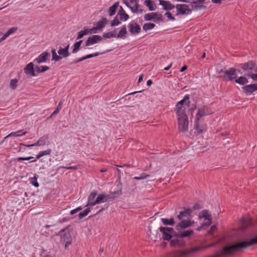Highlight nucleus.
<instances>
[{"instance_id":"f257e3e1","label":"nucleus","mask_w":257,"mask_h":257,"mask_svg":"<svg viewBox=\"0 0 257 257\" xmlns=\"http://www.w3.org/2000/svg\"><path fill=\"white\" fill-rule=\"evenodd\" d=\"M256 244H257V236L250 239H245L234 243L230 245L225 246L221 249L217 251L215 256V257L229 256L234 252H242L244 249Z\"/></svg>"},{"instance_id":"f03ea898","label":"nucleus","mask_w":257,"mask_h":257,"mask_svg":"<svg viewBox=\"0 0 257 257\" xmlns=\"http://www.w3.org/2000/svg\"><path fill=\"white\" fill-rule=\"evenodd\" d=\"M215 244L216 243H213L203 247L195 246L186 249L177 250L170 254L169 257H194L198 252L202 249L211 247Z\"/></svg>"},{"instance_id":"7ed1b4c3","label":"nucleus","mask_w":257,"mask_h":257,"mask_svg":"<svg viewBox=\"0 0 257 257\" xmlns=\"http://www.w3.org/2000/svg\"><path fill=\"white\" fill-rule=\"evenodd\" d=\"M59 235L60 236V242L64 244L65 248H67L72 242L73 230L69 229L68 227L67 226L60 231Z\"/></svg>"},{"instance_id":"20e7f679","label":"nucleus","mask_w":257,"mask_h":257,"mask_svg":"<svg viewBox=\"0 0 257 257\" xmlns=\"http://www.w3.org/2000/svg\"><path fill=\"white\" fill-rule=\"evenodd\" d=\"M177 117L178 127L179 132H186L188 131L189 120L187 115Z\"/></svg>"},{"instance_id":"39448f33","label":"nucleus","mask_w":257,"mask_h":257,"mask_svg":"<svg viewBox=\"0 0 257 257\" xmlns=\"http://www.w3.org/2000/svg\"><path fill=\"white\" fill-rule=\"evenodd\" d=\"M240 72V70L235 69L234 68H231L228 70L223 71L221 70L220 73H223V76L224 78L227 80L232 81L235 80L237 78V72Z\"/></svg>"},{"instance_id":"423d86ee","label":"nucleus","mask_w":257,"mask_h":257,"mask_svg":"<svg viewBox=\"0 0 257 257\" xmlns=\"http://www.w3.org/2000/svg\"><path fill=\"white\" fill-rule=\"evenodd\" d=\"M159 230L162 233V238L164 240H170L176 232L173 228L168 227H160Z\"/></svg>"},{"instance_id":"0eeeda50","label":"nucleus","mask_w":257,"mask_h":257,"mask_svg":"<svg viewBox=\"0 0 257 257\" xmlns=\"http://www.w3.org/2000/svg\"><path fill=\"white\" fill-rule=\"evenodd\" d=\"M198 218L199 219H204V221L203 223L204 225H206V227L210 226L212 223L211 215L207 210L205 209L201 211L199 213Z\"/></svg>"},{"instance_id":"6e6552de","label":"nucleus","mask_w":257,"mask_h":257,"mask_svg":"<svg viewBox=\"0 0 257 257\" xmlns=\"http://www.w3.org/2000/svg\"><path fill=\"white\" fill-rule=\"evenodd\" d=\"M172 238H173L170 239L171 241L170 243L171 246H182L185 245V241L183 239H182L181 236L177 232H175Z\"/></svg>"},{"instance_id":"1a4fd4ad","label":"nucleus","mask_w":257,"mask_h":257,"mask_svg":"<svg viewBox=\"0 0 257 257\" xmlns=\"http://www.w3.org/2000/svg\"><path fill=\"white\" fill-rule=\"evenodd\" d=\"M115 198V196L113 194H105L104 193L100 194L96 197V202L95 203H103L111 201Z\"/></svg>"},{"instance_id":"9d476101","label":"nucleus","mask_w":257,"mask_h":257,"mask_svg":"<svg viewBox=\"0 0 257 257\" xmlns=\"http://www.w3.org/2000/svg\"><path fill=\"white\" fill-rule=\"evenodd\" d=\"M176 8L177 9L176 15L189 14L192 12L188 6L185 4H178L176 6Z\"/></svg>"},{"instance_id":"9b49d317","label":"nucleus","mask_w":257,"mask_h":257,"mask_svg":"<svg viewBox=\"0 0 257 257\" xmlns=\"http://www.w3.org/2000/svg\"><path fill=\"white\" fill-rule=\"evenodd\" d=\"M242 89L246 95H249L257 91V83L246 85L242 87Z\"/></svg>"},{"instance_id":"f8f14e48","label":"nucleus","mask_w":257,"mask_h":257,"mask_svg":"<svg viewBox=\"0 0 257 257\" xmlns=\"http://www.w3.org/2000/svg\"><path fill=\"white\" fill-rule=\"evenodd\" d=\"M102 38L99 35H92L88 38L85 42V46L87 47L91 45H94L99 41H101Z\"/></svg>"},{"instance_id":"ddd939ff","label":"nucleus","mask_w":257,"mask_h":257,"mask_svg":"<svg viewBox=\"0 0 257 257\" xmlns=\"http://www.w3.org/2000/svg\"><path fill=\"white\" fill-rule=\"evenodd\" d=\"M128 7L134 13L143 14L144 10L142 9V6L138 4L136 0L133 3L129 4Z\"/></svg>"},{"instance_id":"4468645a","label":"nucleus","mask_w":257,"mask_h":257,"mask_svg":"<svg viewBox=\"0 0 257 257\" xmlns=\"http://www.w3.org/2000/svg\"><path fill=\"white\" fill-rule=\"evenodd\" d=\"M35 68L33 63L30 62L27 64L24 69L25 73L28 76H35L36 73L35 72Z\"/></svg>"},{"instance_id":"2eb2a0df","label":"nucleus","mask_w":257,"mask_h":257,"mask_svg":"<svg viewBox=\"0 0 257 257\" xmlns=\"http://www.w3.org/2000/svg\"><path fill=\"white\" fill-rule=\"evenodd\" d=\"M192 213V210L189 208L185 209L184 211H180L177 216L179 220H185V218H188Z\"/></svg>"},{"instance_id":"dca6fc26","label":"nucleus","mask_w":257,"mask_h":257,"mask_svg":"<svg viewBox=\"0 0 257 257\" xmlns=\"http://www.w3.org/2000/svg\"><path fill=\"white\" fill-rule=\"evenodd\" d=\"M129 31L132 34H139L141 30V27L136 22H132L128 26Z\"/></svg>"},{"instance_id":"f3484780","label":"nucleus","mask_w":257,"mask_h":257,"mask_svg":"<svg viewBox=\"0 0 257 257\" xmlns=\"http://www.w3.org/2000/svg\"><path fill=\"white\" fill-rule=\"evenodd\" d=\"M97 195L96 191H93L91 192L88 196V202L86 206H94L98 203H95L96 202V199H95V197Z\"/></svg>"},{"instance_id":"a211bd4d","label":"nucleus","mask_w":257,"mask_h":257,"mask_svg":"<svg viewBox=\"0 0 257 257\" xmlns=\"http://www.w3.org/2000/svg\"><path fill=\"white\" fill-rule=\"evenodd\" d=\"M256 65V62L253 61H249L241 64V68L245 72H248L253 70Z\"/></svg>"},{"instance_id":"6ab92c4d","label":"nucleus","mask_w":257,"mask_h":257,"mask_svg":"<svg viewBox=\"0 0 257 257\" xmlns=\"http://www.w3.org/2000/svg\"><path fill=\"white\" fill-rule=\"evenodd\" d=\"M50 57V54L47 52H44L40 54L39 57L35 59L34 61H36L38 63L46 62L47 60Z\"/></svg>"},{"instance_id":"aec40b11","label":"nucleus","mask_w":257,"mask_h":257,"mask_svg":"<svg viewBox=\"0 0 257 257\" xmlns=\"http://www.w3.org/2000/svg\"><path fill=\"white\" fill-rule=\"evenodd\" d=\"M108 21L105 18H102V20L98 22L96 24V26L90 29L92 32L95 30H100L105 27V25L107 24Z\"/></svg>"},{"instance_id":"412c9836","label":"nucleus","mask_w":257,"mask_h":257,"mask_svg":"<svg viewBox=\"0 0 257 257\" xmlns=\"http://www.w3.org/2000/svg\"><path fill=\"white\" fill-rule=\"evenodd\" d=\"M190 227V224L188 222V220H180V222L178 223L176 226V229L178 231H180V230L185 229Z\"/></svg>"},{"instance_id":"4be33fe9","label":"nucleus","mask_w":257,"mask_h":257,"mask_svg":"<svg viewBox=\"0 0 257 257\" xmlns=\"http://www.w3.org/2000/svg\"><path fill=\"white\" fill-rule=\"evenodd\" d=\"M160 5L162 6L163 9L166 11L172 10L175 8L174 5L172 4L170 2L165 1L164 0H159Z\"/></svg>"},{"instance_id":"5701e85b","label":"nucleus","mask_w":257,"mask_h":257,"mask_svg":"<svg viewBox=\"0 0 257 257\" xmlns=\"http://www.w3.org/2000/svg\"><path fill=\"white\" fill-rule=\"evenodd\" d=\"M177 233L179 234L182 239H183V238L190 237L194 233V231L192 229L180 230V231H178Z\"/></svg>"},{"instance_id":"b1692460","label":"nucleus","mask_w":257,"mask_h":257,"mask_svg":"<svg viewBox=\"0 0 257 257\" xmlns=\"http://www.w3.org/2000/svg\"><path fill=\"white\" fill-rule=\"evenodd\" d=\"M189 107H185V105H179L177 106V105H176V113L177 115V116H182L183 115H187L186 114L185 110L187 108H188Z\"/></svg>"},{"instance_id":"393cba45","label":"nucleus","mask_w":257,"mask_h":257,"mask_svg":"<svg viewBox=\"0 0 257 257\" xmlns=\"http://www.w3.org/2000/svg\"><path fill=\"white\" fill-rule=\"evenodd\" d=\"M206 114L205 112V106H202L201 107L199 108L198 109L197 114L196 115V125H197V128H198V121L200 119V117H201L203 116H204Z\"/></svg>"},{"instance_id":"a878e982","label":"nucleus","mask_w":257,"mask_h":257,"mask_svg":"<svg viewBox=\"0 0 257 257\" xmlns=\"http://www.w3.org/2000/svg\"><path fill=\"white\" fill-rule=\"evenodd\" d=\"M176 104L177 105V106L185 105V107H189L190 100L189 95H185L183 99L178 102Z\"/></svg>"},{"instance_id":"bb28decb","label":"nucleus","mask_w":257,"mask_h":257,"mask_svg":"<svg viewBox=\"0 0 257 257\" xmlns=\"http://www.w3.org/2000/svg\"><path fill=\"white\" fill-rule=\"evenodd\" d=\"M246 77L244 75V76H240L238 78H236L235 80V82L241 85H244L248 82Z\"/></svg>"},{"instance_id":"cd10ccee","label":"nucleus","mask_w":257,"mask_h":257,"mask_svg":"<svg viewBox=\"0 0 257 257\" xmlns=\"http://www.w3.org/2000/svg\"><path fill=\"white\" fill-rule=\"evenodd\" d=\"M91 33H92V32L90 29H86L84 30H81L78 33L77 40L82 38L85 35Z\"/></svg>"},{"instance_id":"c85d7f7f","label":"nucleus","mask_w":257,"mask_h":257,"mask_svg":"<svg viewBox=\"0 0 257 257\" xmlns=\"http://www.w3.org/2000/svg\"><path fill=\"white\" fill-rule=\"evenodd\" d=\"M144 4L148 7L149 10L151 11L156 10V6L152 0H145L144 1Z\"/></svg>"},{"instance_id":"c756f323","label":"nucleus","mask_w":257,"mask_h":257,"mask_svg":"<svg viewBox=\"0 0 257 257\" xmlns=\"http://www.w3.org/2000/svg\"><path fill=\"white\" fill-rule=\"evenodd\" d=\"M118 2L115 3L111 7L109 8L108 15L110 16H112L115 14L116 9L118 7Z\"/></svg>"},{"instance_id":"7c9ffc66","label":"nucleus","mask_w":257,"mask_h":257,"mask_svg":"<svg viewBox=\"0 0 257 257\" xmlns=\"http://www.w3.org/2000/svg\"><path fill=\"white\" fill-rule=\"evenodd\" d=\"M58 53L59 55H60V56L62 57V59L63 58H66L70 55L69 51H67L66 50H65L62 47L59 48V49L58 51Z\"/></svg>"},{"instance_id":"2f4dec72","label":"nucleus","mask_w":257,"mask_h":257,"mask_svg":"<svg viewBox=\"0 0 257 257\" xmlns=\"http://www.w3.org/2000/svg\"><path fill=\"white\" fill-rule=\"evenodd\" d=\"M161 221L165 225H173L175 223L174 218L173 217L170 219L161 218Z\"/></svg>"},{"instance_id":"473e14b6","label":"nucleus","mask_w":257,"mask_h":257,"mask_svg":"<svg viewBox=\"0 0 257 257\" xmlns=\"http://www.w3.org/2000/svg\"><path fill=\"white\" fill-rule=\"evenodd\" d=\"M117 37V29H114L113 31L109 32L103 34V37L105 38H110L112 37Z\"/></svg>"},{"instance_id":"72a5a7b5","label":"nucleus","mask_w":257,"mask_h":257,"mask_svg":"<svg viewBox=\"0 0 257 257\" xmlns=\"http://www.w3.org/2000/svg\"><path fill=\"white\" fill-rule=\"evenodd\" d=\"M127 34L126 29L125 26L119 31L118 34L117 35V38H124L125 37V35Z\"/></svg>"},{"instance_id":"f704fd0d","label":"nucleus","mask_w":257,"mask_h":257,"mask_svg":"<svg viewBox=\"0 0 257 257\" xmlns=\"http://www.w3.org/2000/svg\"><path fill=\"white\" fill-rule=\"evenodd\" d=\"M49 69V67L47 66H35V70L37 73L44 72Z\"/></svg>"},{"instance_id":"c9c22d12","label":"nucleus","mask_w":257,"mask_h":257,"mask_svg":"<svg viewBox=\"0 0 257 257\" xmlns=\"http://www.w3.org/2000/svg\"><path fill=\"white\" fill-rule=\"evenodd\" d=\"M82 42H83V40H81L76 42L75 43H74V44L73 45L74 48L72 50L73 53H76L79 50L80 46Z\"/></svg>"},{"instance_id":"e433bc0d","label":"nucleus","mask_w":257,"mask_h":257,"mask_svg":"<svg viewBox=\"0 0 257 257\" xmlns=\"http://www.w3.org/2000/svg\"><path fill=\"white\" fill-rule=\"evenodd\" d=\"M51 153V149H48L45 151H41L36 156V159H39L44 156L50 155Z\"/></svg>"},{"instance_id":"4c0bfd02","label":"nucleus","mask_w":257,"mask_h":257,"mask_svg":"<svg viewBox=\"0 0 257 257\" xmlns=\"http://www.w3.org/2000/svg\"><path fill=\"white\" fill-rule=\"evenodd\" d=\"M155 25L153 23H148L145 24L143 26V29L145 31H147L149 30H151L155 28Z\"/></svg>"},{"instance_id":"58836bf2","label":"nucleus","mask_w":257,"mask_h":257,"mask_svg":"<svg viewBox=\"0 0 257 257\" xmlns=\"http://www.w3.org/2000/svg\"><path fill=\"white\" fill-rule=\"evenodd\" d=\"M91 207H88L83 210V212H80L78 215V217L79 219H82L85 216H86L88 213L91 211Z\"/></svg>"},{"instance_id":"ea45409f","label":"nucleus","mask_w":257,"mask_h":257,"mask_svg":"<svg viewBox=\"0 0 257 257\" xmlns=\"http://www.w3.org/2000/svg\"><path fill=\"white\" fill-rule=\"evenodd\" d=\"M18 80L17 79H13L11 80L10 83V87L11 89L14 90L17 87V83Z\"/></svg>"},{"instance_id":"a19ab883","label":"nucleus","mask_w":257,"mask_h":257,"mask_svg":"<svg viewBox=\"0 0 257 257\" xmlns=\"http://www.w3.org/2000/svg\"><path fill=\"white\" fill-rule=\"evenodd\" d=\"M154 15H156V13L147 14L144 16V19L146 21H151L154 19Z\"/></svg>"},{"instance_id":"79ce46f5","label":"nucleus","mask_w":257,"mask_h":257,"mask_svg":"<svg viewBox=\"0 0 257 257\" xmlns=\"http://www.w3.org/2000/svg\"><path fill=\"white\" fill-rule=\"evenodd\" d=\"M30 183L36 187H39V183L37 182V178L36 177H33L30 178Z\"/></svg>"},{"instance_id":"37998d69","label":"nucleus","mask_w":257,"mask_h":257,"mask_svg":"<svg viewBox=\"0 0 257 257\" xmlns=\"http://www.w3.org/2000/svg\"><path fill=\"white\" fill-rule=\"evenodd\" d=\"M129 18V16L127 14H126L125 12H123V13H120L119 14V19H120V20L122 21V20H124V21H126L128 20V19Z\"/></svg>"},{"instance_id":"c03bdc74","label":"nucleus","mask_w":257,"mask_h":257,"mask_svg":"<svg viewBox=\"0 0 257 257\" xmlns=\"http://www.w3.org/2000/svg\"><path fill=\"white\" fill-rule=\"evenodd\" d=\"M244 75L250 77L252 80L257 81V74L254 73H245Z\"/></svg>"},{"instance_id":"a18cd8bd","label":"nucleus","mask_w":257,"mask_h":257,"mask_svg":"<svg viewBox=\"0 0 257 257\" xmlns=\"http://www.w3.org/2000/svg\"><path fill=\"white\" fill-rule=\"evenodd\" d=\"M48 139V137L44 136L41 137L38 141L40 143V146H44L46 143V141Z\"/></svg>"},{"instance_id":"49530a36","label":"nucleus","mask_w":257,"mask_h":257,"mask_svg":"<svg viewBox=\"0 0 257 257\" xmlns=\"http://www.w3.org/2000/svg\"><path fill=\"white\" fill-rule=\"evenodd\" d=\"M108 207V204H106L104 205V207H102L100 209H99L94 215H92V216H90L89 217V218H90L91 217H92L93 216H94L95 215H97L99 213H100L101 211H102L103 210H104V209L107 208Z\"/></svg>"},{"instance_id":"de8ad7c7","label":"nucleus","mask_w":257,"mask_h":257,"mask_svg":"<svg viewBox=\"0 0 257 257\" xmlns=\"http://www.w3.org/2000/svg\"><path fill=\"white\" fill-rule=\"evenodd\" d=\"M120 23L119 21L116 18H115V19L111 21L110 26L111 27L116 26L118 25Z\"/></svg>"},{"instance_id":"09e8293b","label":"nucleus","mask_w":257,"mask_h":257,"mask_svg":"<svg viewBox=\"0 0 257 257\" xmlns=\"http://www.w3.org/2000/svg\"><path fill=\"white\" fill-rule=\"evenodd\" d=\"M62 59V57L60 56V55H58L57 53L52 55V60L55 61H59Z\"/></svg>"},{"instance_id":"8fccbe9b","label":"nucleus","mask_w":257,"mask_h":257,"mask_svg":"<svg viewBox=\"0 0 257 257\" xmlns=\"http://www.w3.org/2000/svg\"><path fill=\"white\" fill-rule=\"evenodd\" d=\"M33 159H34L33 157H19L17 159V160L18 161H29V160H31Z\"/></svg>"},{"instance_id":"3c124183","label":"nucleus","mask_w":257,"mask_h":257,"mask_svg":"<svg viewBox=\"0 0 257 257\" xmlns=\"http://www.w3.org/2000/svg\"><path fill=\"white\" fill-rule=\"evenodd\" d=\"M99 55V53L98 52H96L93 54H89L85 56V59L91 58L94 57H96Z\"/></svg>"},{"instance_id":"603ef678","label":"nucleus","mask_w":257,"mask_h":257,"mask_svg":"<svg viewBox=\"0 0 257 257\" xmlns=\"http://www.w3.org/2000/svg\"><path fill=\"white\" fill-rule=\"evenodd\" d=\"M206 8L205 6L203 5H196V4H192V8L194 9L195 10L197 9H205Z\"/></svg>"},{"instance_id":"864d4df0","label":"nucleus","mask_w":257,"mask_h":257,"mask_svg":"<svg viewBox=\"0 0 257 257\" xmlns=\"http://www.w3.org/2000/svg\"><path fill=\"white\" fill-rule=\"evenodd\" d=\"M156 15H154V19H156L157 21H163V19L162 18V15L161 14H158L156 13Z\"/></svg>"},{"instance_id":"5fc2aeb1","label":"nucleus","mask_w":257,"mask_h":257,"mask_svg":"<svg viewBox=\"0 0 257 257\" xmlns=\"http://www.w3.org/2000/svg\"><path fill=\"white\" fill-rule=\"evenodd\" d=\"M62 104V103L61 102H59V104H58V106H57V108H56V110H55V111L52 113V114H51V116H52V115H55V114H57V113L58 112V111H59V109H60V108H61V106Z\"/></svg>"},{"instance_id":"6e6d98bb","label":"nucleus","mask_w":257,"mask_h":257,"mask_svg":"<svg viewBox=\"0 0 257 257\" xmlns=\"http://www.w3.org/2000/svg\"><path fill=\"white\" fill-rule=\"evenodd\" d=\"M17 30H18V28L17 27H13V28H11V29H10L7 32V33H8V34L9 35H10L11 34H12L14 33V32H15Z\"/></svg>"},{"instance_id":"4d7b16f0","label":"nucleus","mask_w":257,"mask_h":257,"mask_svg":"<svg viewBox=\"0 0 257 257\" xmlns=\"http://www.w3.org/2000/svg\"><path fill=\"white\" fill-rule=\"evenodd\" d=\"M165 15L170 20L174 21L175 20V18L172 16L171 13L170 12H166Z\"/></svg>"},{"instance_id":"13d9d810","label":"nucleus","mask_w":257,"mask_h":257,"mask_svg":"<svg viewBox=\"0 0 257 257\" xmlns=\"http://www.w3.org/2000/svg\"><path fill=\"white\" fill-rule=\"evenodd\" d=\"M18 137V134H17V132H13V133H10V134H9L8 135H7V136L5 138V139H6V138H9V137Z\"/></svg>"},{"instance_id":"bf43d9fd","label":"nucleus","mask_w":257,"mask_h":257,"mask_svg":"<svg viewBox=\"0 0 257 257\" xmlns=\"http://www.w3.org/2000/svg\"><path fill=\"white\" fill-rule=\"evenodd\" d=\"M17 134H18V137H21L27 134V132H23V130H19L17 131Z\"/></svg>"},{"instance_id":"052dcab7","label":"nucleus","mask_w":257,"mask_h":257,"mask_svg":"<svg viewBox=\"0 0 257 257\" xmlns=\"http://www.w3.org/2000/svg\"><path fill=\"white\" fill-rule=\"evenodd\" d=\"M61 168H65L67 170H76L78 169V167L76 166L61 167Z\"/></svg>"},{"instance_id":"680f3d73","label":"nucleus","mask_w":257,"mask_h":257,"mask_svg":"<svg viewBox=\"0 0 257 257\" xmlns=\"http://www.w3.org/2000/svg\"><path fill=\"white\" fill-rule=\"evenodd\" d=\"M10 35L7 32L2 36V37L0 39V42L4 41L7 37H8Z\"/></svg>"},{"instance_id":"e2e57ef3","label":"nucleus","mask_w":257,"mask_h":257,"mask_svg":"<svg viewBox=\"0 0 257 257\" xmlns=\"http://www.w3.org/2000/svg\"><path fill=\"white\" fill-rule=\"evenodd\" d=\"M10 35L7 32L2 36V37L0 39V42L4 41L7 37H8Z\"/></svg>"},{"instance_id":"0e129e2a","label":"nucleus","mask_w":257,"mask_h":257,"mask_svg":"<svg viewBox=\"0 0 257 257\" xmlns=\"http://www.w3.org/2000/svg\"><path fill=\"white\" fill-rule=\"evenodd\" d=\"M124 3L126 5V6H128L129 4L131 3H133L135 0H123Z\"/></svg>"},{"instance_id":"69168bd1","label":"nucleus","mask_w":257,"mask_h":257,"mask_svg":"<svg viewBox=\"0 0 257 257\" xmlns=\"http://www.w3.org/2000/svg\"><path fill=\"white\" fill-rule=\"evenodd\" d=\"M85 60H86V59H85V56H84V57H82L77 59L75 62H73L71 63V64H74V63H77L78 62H81Z\"/></svg>"},{"instance_id":"338daca9","label":"nucleus","mask_w":257,"mask_h":257,"mask_svg":"<svg viewBox=\"0 0 257 257\" xmlns=\"http://www.w3.org/2000/svg\"><path fill=\"white\" fill-rule=\"evenodd\" d=\"M201 206L199 203H196L193 207L194 210H199L201 209Z\"/></svg>"},{"instance_id":"774afa93","label":"nucleus","mask_w":257,"mask_h":257,"mask_svg":"<svg viewBox=\"0 0 257 257\" xmlns=\"http://www.w3.org/2000/svg\"><path fill=\"white\" fill-rule=\"evenodd\" d=\"M216 228H217V227L215 225L212 226L211 227L210 230L209 231V233L212 234L213 233V232L216 229Z\"/></svg>"}]
</instances>
